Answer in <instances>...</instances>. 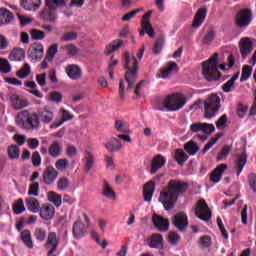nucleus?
Listing matches in <instances>:
<instances>
[{"label": "nucleus", "mask_w": 256, "mask_h": 256, "mask_svg": "<svg viewBox=\"0 0 256 256\" xmlns=\"http://www.w3.org/2000/svg\"><path fill=\"white\" fill-rule=\"evenodd\" d=\"M168 187L170 190L161 192L159 197V201L162 203L166 211L175 207V203H177L179 195H181V193H185L189 188V185L186 182L170 180Z\"/></svg>", "instance_id": "f257e3e1"}, {"label": "nucleus", "mask_w": 256, "mask_h": 256, "mask_svg": "<svg viewBox=\"0 0 256 256\" xmlns=\"http://www.w3.org/2000/svg\"><path fill=\"white\" fill-rule=\"evenodd\" d=\"M123 67L126 70L125 81L128 83L127 89H133V86L137 82V75L139 73V61L132 55V65H131V54L129 52H124L123 54Z\"/></svg>", "instance_id": "f03ea898"}, {"label": "nucleus", "mask_w": 256, "mask_h": 256, "mask_svg": "<svg viewBox=\"0 0 256 256\" xmlns=\"http://www.w3.org/2000/svg\"><path fill=\"white\" fill-rule=\"evenodd\" d=\"M202 75L206 81H219V53H214L207 61L202 62Z\"/></svg>", "instance_id": "7ed1b4c3"}, {"label": "nucleus", "mask_w": 256, "mask_h": 256, "mask_svg": "<svg viewBox=\"0 0 256 256\" xmlns=\"http://www.w3.org/2000/svg\"><path fill=\"white\" fill-rule=\"evenodd\" d=\"M17 122L18 125L26 131H33L34 129H39L41 127L38 114L31 110H22L19 112L17 115Z\"/></svg>", "instance_id": "20e7f679"}, {"label": "nucleus", "mask_w": 256, "mask_h": 256, "mask_svg": "<svg viewBox=\"0 0 256 256\" xmlns=\"http://www.w3.org/2000/svg\"><path fill=\"white\" fill-rule=\"evenodd\" d=\"M65 0H46V6L41 11L40 17L46 23L57 22V7H63Z\"/></svg>", "instance_id": "39448f33"}, {"label": "nucleus", "mask_w": 256, "mask_h": 256, "mask_svg": "<svg viewBox=\"0 0 256 256\" xmlns=\"http://www.w3.org/2000/svg\"><path fill=\"white\" fill-rule=\"evenodd\" d=\"M221 109V98L217 94H211L204 101V117L212 119Z\"/></svg>", "instance_id": "423d86ee"}, {"label": "nucleus", "mask_w": 256, "mask_h": 256, "mask_svg": "<svg viewBox=\"0 0 256 256\" xmlns=\"http://www.w3.org/2000/svg\"><path fill=\"white\" fill-rule=\"evenodd\" d=\"M187 100L181 94H170L162 101V105L167 111H179L185 107Z\"/></svg>", "instance_id": "0eeeda50"}, {"label": "nucleus", "mask_w": 256, "mask_h": 256, "mask_svg": "<svg viewBox=\"0 0 256 256\" xmlns=\"http://www.w3.org/2000/svg\"><path fill=\"white\" fill-rule=\"evenodd\" d=\"M253 21V12L249 8L241 9L234 18V24L238 29H246Z\"/></svg>", "instance_id": "6e6552de"}, {"label": "nucleus", "mask_w": 256, "mask_h": 256, "mask_svg": "<svg viewBox=\"0 0 256 256\" xmlns=\"http://www.w3.org/2000/svg\"><path fill=\"white\" fill-rule=\"evenodd\" d=\"M194 213L200 221H209L211 217H213V214L211 210L209 209V205H207V202L205 199H201L196 203V207L194 209Z\"/></svg>", "instance_id": "1a4fd4ad"}, {"label": "nucleus", "mask_w": 256, "mask_h": 256, "mask_svg": "<svg viewBox=\"0 0 256 256\" xmlns=\"http://www.w3.org/2000/svg\"><path fill=\"white\" fill-rule=\"evenodd\" d=\"M240 53L242 59H247V56L253 52V49L256 47V40L249 37H244L240 40L239 43Z\"/></svg>", "instance_id": "9d476101"}, {"label": "nucleus", "mask_w": 256, "mask_h": 256, "mask_svg": "<svg viewBox=\"0 0 256 256\" xmlns=\"http://www.w3.org/2000/svg\"><path fill=\"white\" fill-rule=\"evenodd\" d=\"M37 115L40 122L44 123V125H49L55 119V113L53 112V108L50 106H43L37 108Z\"/></svg>", "instance_id": "9b49d317"}, {"label": "nucleus", "mask_w": 256, "mask_h": 256, "mask_svg": "<svg viewBox=\"0 0 256 256\" xmlns=\"http://www.w3.org/2000/svg\"><path fill=\"white\" fill-rule=\"evenodd\" d=\"M44 55L45 48L43 47V44L40 42H34L30 45L28 49V57L32 59V61H41Z\"/></svg>", "instance_id": "f8f14e48"}, {"label": "nucleus", "mask_w": 256, "mask_h": 256, "mask_svg": "<svg viewBox=\"0 0 256 256\" xmlns=\"http://www.w3.org/2000/svg\"><path fill=\"white\" fill-rule=\"evenodd\" d=\"M7 97L12 105V108L15 111H19L21 109H24V107L29 106V101H27L26 99H23V97L19 96L15 92L8 93Z\"/></svg>", "instance_id": "ddd939ff"}, {"label": "nucleus", "mask_w": 256, "mask_h": 256, "mask_svg": "<svg viewBox=\"0 0 256 256\" xmlns=\"http://www.w3.org/2000/svg\"><path fill=\"white\" fill-rule=\"evenodd\" d=\"M172 223L178 231H185L187 227H189V220L187 217V214L185 212H179L176 215H174L172 219Z\"/></svg>", "instance_id": "4468645a"}, {"label": "nucleus", "mask_w": 256, "mask_h": 256, "mask_svg": "<svg viewBox=\"0 0 256 256\" xmlns=\"http://www.w3.org/2000/svg\"><path fill=\"white\" fill-rule=\"evenodd\" d=\"M152 223L154 227L160 231V233H165L169 231V219L163 218V216L159 214H154L152 216Z\"/></svg>", "instance_id": "2eb2a0df"}, {"label": "nucleus", "mask_w": 256, "mask_h": 256, "mask_svg": "<svg viewBox=\"0 0 256 256\" xmlns=\"http://www.w3.org/2000/svg\"><path fill=\"white\" fill-rule=\"evenodd\" d=\"M39 211L43 221H51L55 217V207L51 204L42 205Z\"/></svg>", "instance_id": "dca6fc26"}, {"label": "nucleus", "mask_w": 256, "mask_h": 256, "mask_svg": "<svg viewBox=\"0 0 256 256\" xmlns=\"http://www.w3.org/2000/svg\"><path fill=\"white\" fill-rule=\"evenodd\" d=\"M66 75L74 81L77 79H81L83 76V72L81 71V67L77 66V64H69L65 68Z\"/></svg>", "instance_id": "f3484780"}, {"label": "nucleus", "mask_w": 256, "mask_h": 256, "mask_svg": "<svg viewBox=\"0 0 256 256\" xmlns=\"http://www.w3.org/2000/svg\"><path fill=\"white\" fill-rule=\"evenodd\" d=\"M58 175H59V173L57 172V170L55 168H53V166L46 167V169L44 170V174H43V179H44L45 185H53V183H55V179H57Z\"/></svg>", "instance_id": "a211bd4d"}, {"label": "nucleus", "mask_w": 256, "mask_h": 256, "mask_svg": "<svg viewBox=\"0 0 256 256\" xmlns=\"http://www.w3.org/2000/svg\"><path fill=\"white\" fill-rule=\"evenodd\" d=\"M227 170V164H220L217 166L211 173H210V181L211 183H219L221 181V177H223V174Z\"/></svg>", "instance_id": "6ab92c4d"}, {"label": "nucleus", "mask_w": 256, "mask_h": 256, "mask_svg": "<svg viewBox=\"0 0 256 256\" xmlns=\"http://www.w3.org/2000/svg\"><path fill=\"white\" fill-rule=\"evenodd\" d=\"M85 233H87L85 224L81 221H76L72 227V235L74 239H83V237H85Z\"/></svg>", "instance_id": "aec40b11"}, {"label": "nucleus", "mask_w": 256, "mask_h": 256, "mask_svg": "<svg viewBox=\"0 0 256 256\" xmlns=\"http://www.w3.org/2000/svg\"><path fill=\"white\" fill-rule=\"evenodd\" d=\"M104 147L107 149V151H119L121 150V141L115 137H111L106 140Z\"/></svg>", "instance_id": "412c9836"}, {"label": "nucleus", "mask_w": 256, "mask_h": 256, "mask_svg": "<svg viewBox=\"0 0 256 256\" xmlns=\"http://www.w3.org/2000/svg\"><path fill=\"white\" fill-rule=\"evenodd\" d=\"M153 193H155V182L149 181L143 188L144 201H151V199H153Z\"/></svg>", "instance_id": "4be33fe9"}, {"label": "nucleus", "mask_w": 256, "mask_h": 256, "mask_svg": "<svg viewBox=\"0 0 256 256\" xmlns=\"http://www.w3.org/2000/svg\"><path fill=\"white\" fill-rule=\"evenodd\" d=\"M21 6L26 11H37L41 7V0H21Z\"/></svg>", "instance_id": "5701e85b"}, {"label": "nucleus", "mask_w": 256, "mask_h": 256, "mask_svg": "<svg viewBox=\"0 0 256 256\" xmlns=\"http://www.w3.org/2000/svg\"><path fill=\"white\" fill-rule=\"evenodd\" d=\"M173 71H179V67L175 62H168L165 69H161L159 73V77L162 79H167L173 73Z\"/></svg>", "instance_id": "b1692460"}, {"label": "nucleus", "mask_w": 256, "mask_h": 256, "mask_svg": "<svg viewBox=\"0 0 256 256\" xmlns=\"http://www.w3.org/2000/svg\"><path fill=\"white\" fill-rule=\"evenodd\" d=\"M20 239L28 249H33V238L31 237V230L25 229L20 234Z\"/></svg>", "instance_id": "393cba45"}, {"label": "nucleus", "mask_w": 256, "mask_h": 256, "mask_svg": "<svg viewBox=\"0 0 256 256\" xmlns=\"http://www.w3.org/2000/svg\"><path fill=\"white\" fill-rule=\"evenodd\" d=\"M61 113H62V119L59 122L52 123L50 125L51 129H57L58 127H61L63 123L67 121H71V119H73V115L71 114V112H69V110L62 109Z\"/></svg>", "instance_id": "a878e982"}, {"label": "nucleus", "mask_w": 256, "mask_h": 256, "mask_svg": "<svg viewBox=\"0 0 256 256\" xmlns=\"http://www.w3.org/2000/svg\"><path fill=\"white\" fill-rule=\"evenodd\" d=\"M26 207L28 211H30L31 213H39L41 209L39 200H37V198H34V197H30L26 200Z\"/></svg>", "instance_id": "bb28decb"}, {"label": "nucleus", "mask_w": 256, "mask_h": 256, "mask_svg": "<svg viewBox=\"0 0 256 256\" xmlns=\"http://www.w3.org/2000/svg\"><path fill=\"white\" fill-rule=\"evenodd\" d=\"M123 47V40L115 39L111 42V44L106 46L105 55H111L115 53V51H119Z\"/></svg>", "instance_id": "cd10ccee"}, {"label": "nucleus", "mask_w": 256, "mask_h": 256, "mask_svg": "<svg viewBox=\"0 0 256 256\" xmlns=\"http://www.w3.org/2000/svg\"><path fill=\"white\" fill-rule=\"evenodd\" d=\"M148 245L151 249H163V236L161 234L152 235Z\"/></svg>", "instance_id": "c85d7f7f"}, {"label": "nucleus", "mask_w": 256, "mask_h": 256, "mask_svg": "<svg viewBox=\"0 0 256 256\" xmlns=\"http://www.w3.org/2000/svg\"><path fill=\"white\" fill-rule=\"evenodd\" d=\"M200 149L201 148L197 145V142L193 140H190L184 144V151H186V153H188L190 156L197 155Z\"/></svg>", "instance_id": "c756f323"}, {"label": "nucleus", "mask_w": 256, "mask_h": 256, "mask_svg": "<svg viewBox=\"0 0 256 256\" xmlns=\"http://www.w3.org/2000/svg\"><path fill=\"white\" fill-rule=\"evenodd\" d=\"M10 61H23L25 59V50L23 48H14L9 54Z\"/></svg>", "instance_id": "7c9ffc66"}, {"label": "nucleus", "mask_w": 256, "mask_h": 256, "mask_svg": "<svg viewBox=\"0 0 256 256\" xmlns=\"http://www.w3.org/2000/svg\"><path fill=\"white\" fill-rule=\"evenodd\" d=\"M11 21H13V13L5 8L0 9V25H7Z\"/></svg>", "instance_id": "2f4dec72"}, {"label": "nucleus", "mask_w": 256, "mask_h": 256, "mask_svg": "<svg viewBox=\"0 0 256 256\" xmlns=\"http://www.w3.org/2000/svg\"><path fill=\"white\" fill-rule=\"evenodd\" d=\"M102 187V195H104V197H106L107 199H115V191H113V188L111 187V185H109V182H107V180H104Z\"/></svg>", "instance_id": "473e14b6"}, {"label": "nucleus", "mask_w": 256, "mask_h": 256, "mask_svg": "<svg viewBox=\"0 0 256 256\" xmlns=\"http://www.w3.org/2000/svg\"><path fill=\"white\" fill-rule=\"evenodd\" d=\"M61 145H59V142H53L48 149V153L50 155V157H54L57 158L61 155Z\"/></svg>", "instance_id": "72a5a7b5"}, {"label": "nucleus", "mask_w": 256, "mask_h": 256, "mask_svg": "<svg viewBox=\"0 0 256 256\" xmlns=\"http://www.w3.org/2000/svg\"><path fill=\"white\" fill-rule=\"evenodd\" d=\"M34 238L39 243H43L47 239V230L45 228H36L34 230Z\"/></svg>", "instance_id": "f704fd0d"}, {"label": "nucleus", "mask_w": 256, "mask_h": 256, "mask_svg": "<svg viewBox=\"0 0 256 256\" xmlns=\"http://www.w3.org/2000/svg\"><path fill=\"white\" fill-rule=\"evenodd\" d=\"M163 45H165V37L160 36L154 43V46L152 48V53L154 55H159V53H161V50L163 49Z\"/></svg>", "instance_id": "c9c22d12"}, {"label": "nucleus", "mask_w": 256, "mask_h": 256, "mask_svg": "<svg viewBox=\"0 0 256 256\" xmlns=\"http://www.w3.org/2000/svg\"><path fill=\"white\" fill-rule=\"evenodd\" d=\"M141 27L149 37H155V30L149 20H141Z\"/></svg>", "instance_id": "e433bc0d"}, {"label": "nucleus", "mask_w": 256, "mask_h": 256, "mask_svg": "<svg viewBox=\"0 0 256 256\" xmlns=\"http://www.w3.org/2000/svg\"><path fill=\"white\" fill-rule=\"evenodd\" d=\"M19 79H27L31 75V66L25 63L24 66L16 73Z\"/></svg>", "instance_id": "4c0bfd02"}, {"label": "nucleus", "mask_w": 256, "mask_h": 256, "mask_svg": "<svg viewBox=\"0 0 256 256\" xmlns=\"http://www.w3.org/2000/svg\"><path fill=\"white\" fill-rule=\"evenodd\" d=\"M48 201H50V203H53L56 207H61V195L53 191L48 192Z\"/></svg>", "instance_id": "58836bf2"}, {"label": "nucleus", "mask_w": 256, "mask_h": 256, "mask_svg": "<svg viewBox=\"0 0 256 256\" xmlns=\"http://www.w3.org/2000/svg\"><path fill=\"white\" fill-rule=\"evenodd\" d=\"M21 155V150L17 145H11L8 147V157L9 159H17Z\"/></svg>", "instance_id": "ea45409f"}, {"label": "nucleus", "mask_w": 256, "mask_h": 256, "mask_svg": "<svg viewBox=\"0 0 256 256\" xmlns=\"http://www.w3.org/2000/svg\"><path fill=\"white\" fill-rule=\"evenodd\" d=\"M57 51H59V45L57 43L52 44L48 48L46 59L50 62L53 61L55 55H57Z\"/></svg>", "instance_id": "a19ab883"}, {"label": "nucleus", "mask_w": 256, "mask_h": 256, "mask_svg": "<svg viewBox=\"0 0 256 256\" xmlns=\"http://www.w3.org/2000/svg\"><path fill=\"white\" fill-rule=\"evenodd\" d=\"M23 211H25V203L23 202V199L20 198L13 205V212L15 215H21Z\"/></svg>", "instance_id": "79ce46f5"}, {"label": "nucleus", "mask_w": 256, "mask_h": 256, "mask_svg": "<svg viewBox=\"0 0 256 256\" xmlns=\"http://www.w3.org/2000/svg\"><path fill=\"white\" fill-rule=\"evenodd\" d=\"M0 73H11V64L8 59L0 58Z\"/></svg>", "instance_id": "37998d69"}, {"label": "nucleus", "mask_w": 256, "mask_h": 256, "mask_svg": "<svg viewBox=\"0 0 256 256\" xmlns=\"http://www.w3.org/2000/svg\"><path fill=\"white\" fill-rule=\"evenodd\" d=\"M115 129L119 133H129V124L127 122H123L121 120H118L115 122Z\"/></svg>", "instance_id": "c03bdc74"}, {"label": "nucleus", "mask_w": 256, "mask_h": 256, "mask_svg": "<svg viewBox=\"0 0 256 256\" xmlns=\"http://www.w3.org/2000/svg\"><path fill=\"white\" fill-rule=\"evenodd\" d=\"M30 35L34 41H43V39H45V32L42 30L31 29Z\"/></svg>", "instance_id": "a18cd8bd"}, {"label": "nucleus", "mask_w": 256, "mask_h": 256, "mask_svg": "<svg viewBox=\"0 0 256 256\" xmlns=\"http://www.w3.org/2000/svg\"><path fill=\"white\" fill-rule=\"evenodd\" d=\"M174 159L175 161H187V159H189V155H187L183 149H176Z\"/></svg>", "instance_id": "49530a36"}, {"label": "nucleus", "mask_w": 256, "mask_h": 256, "mask_svg": "<svg viewBox=\"0 0 256 256\" xmlns=\"http://www.w3.org/2000/svg\"><path fill=\"white\" fill-rule=\"evenodd\" d=\"M253 71V68L249 65H244L242 68V74L240 77V81H247L249 77H251V73Z\"/></svg>", "instance_id": "de8ad7c7"}, {"label": "nucleus", "mask_w": 256, "mask_h": 256, "mask_svg": "<svg viewBox=\"0 0 256 256\" xmlns=\"http://www.w3.org/2000/svg\"><path fill=\"white\" fill-rule=\"evenodd\" d=\"M181 241V236L177 234L176 232H170L168 235V242L170 245H179V242Z\"/></svg>", "instance_id": "09e8293b"}, {"label": "nucleus", "mask_w": 256, "mask_h": 256, "mask_svg": "<svg viewBox=\"0 0 256 256\" xmlns=\"http://www.w3.org/2000/svg\"><path fill=\"white\" fill-rule=\"evenodd\" d=\"M229 153H231V146H224L222 150L218 153V161H223L229 157Z\"/></svg>", "instance_id": "8fccbe9b"}, {"label": "nucleus", "mask_w": 256, "mask_h": 256, "mask_svg": "<svg viewBox=\"0 0 256 256\" xmlns=\"http://www.w3.org/2000/svg\"><path fill=\"white\" fill-rule=\"evenodd\" d=\"M55 243H59L57 241V233L55 232H50L48 234V238H47V241H46V244H45V247L46 249H49V247H51V245H55Z\"/></svg>", "instance_id": "3c124183"}, {"label": "nucleus", "mask_w": 256, "mask_h": 256, "mask_svg": "<svg viewBox=\"0 0 256 256\" xmlns=\"http://www.w3.org/2000/svg\"><path fill=\"white\" fill-rule=\"evenodd\" d=\"M70 185L69 179L66 177L60 178L57 182L58 191H65Z\"/></svg>", "instance_id": "603ef678"}, {"label": "nucleus", "mask_w": 256, "mask_h": 256, "mask_svg": "<svg viewBox=\"0 0 256 256\" xmlns=\"http://www.w3.org/2000/svg\"><path fill=\"white\" fill-rule=\"evenodd\" d=\"M49 100L53 101V103H61V101H63V95L61 92L52 91L49 94Z\"/></svg>", "instance_id": "864d4df0"}, {"label": "nucleus", "mask_w": 256, "mask_h": 256, "mask_svg": "<svg viewBox=\"0 0 256 256\" xmlns=\"http://www.w3.org/2000/svg\"><path fill=\"white\" fill-rule=\"evenodd\" d=\"M77 36V32L75 31L65 32L61 37L60 41H75V39H77Z\"/></svg>", "instance_id": "5fc2aeb1"}, {"label": "nucleus", "mask_w": 256, "mask_h": 256, "mask_svg": "<svg viewBox=\"0 0 256 256\" xmlns=\"http://www.w3.org/2000/svg\"><path fill=\"white\" fill-rule=\"evenodd\" d=\"M196 19H201L202 21H205V18L207 17V6L200 7L195 16Z\"/></svg>", "instance_id": "6e6d98bb"}, {"label": "nucleus", "mask_w": 256, "mask_h": 256, "mask_svg": "<svg viewBox=\"0 0 256 256\" xmlns=\"http://www.w3.org/2000/svg\"><path fill=\"white\" fill-rule=\"evenodd\" d=\"M248 185L251 191H253V193H256V174L255 173H250L248 175Z\"/></svg>", "instance_id": "4d7b16f0"}, {"label": "nucleus", "mask_w": 256, "mask_h": 256, "mask_svg": "<svg viewBox=\"0 0 256 256\" xmlns=\"http://www.w3.org/2000/svg\"><path fill=\"white\" fill-rule=\"evenodd\" d=\"M215 31L214 30H210L208 31V33L204 36V39H203V44L204 45H211L213 39H215Z\"/></svg>", "instance_id": "13d9d810"}, {"label": "nucleus", "mask_w": 256, "mask_h": 256, "mask_svg": "<svg viewBox=\"0 0 256 256\" xmlns=\"http://www.w3.org/2000/svg\"><path fill=\"white\" fill-rule=\"evenodd\" d=\"M28 195H33L34 197L39 196V183L34 182L30 185L29 190H28Z\"/></svg>", "instance_id": "bf43d9fd"}, {"label": "nucleus", "mask_w": 256, "mask_h": 256, "mask_svg": "<svg viewBox=\"0 0 256 256\" xmlns=\"http://www.w3.org/2000/svg\"><path fill=\"white\" fill-rule=\"evenodd\" d=\"M165 165V161H152L150 173L153 175L156 171H159L161 167Z\"/></svg>", "instance_id": "052dcab7"}, {"label": "nucleus", "mask_w": 256, "mask_h": 256, "mask_svg": "<svg viewBox=\"0 0 256 256\" xmlns=\"http://www.w3.org/2000/svg\"><path fill=\"white\" fill-rule=\"evenodd\" d=\"M215 132V126L209 123H202V133H206L207 135H211V133Z\"/></svg>", "instance_id": "680f3d73"}, {"label": "nucleus", "mask_w": 256, "mask_h": 256, "mask_svg": "<svg viewBox=\"0 0 256 256\" xmlns=\"http://www.w3.org/2000/svg\"><path fill=\"white\" fill-rule=\"evenodd\" d=\"M140 12H141V8L134 9L131 12L126 13L122 17V21H131V19H133L135 15H137V13H140Z\"/></svg>", "instance_id": "e2e57ef3"}, {"label": "nucleus", "mask_w": 256, "mask_h": 256, "mask_svg": "<svg viewBox=\"0 0 256 256\" xmlns=\"http://www.w3.org/2000/svg\"><path fill=\"white\" fill-rule=\"evenodd\" d=\"M211 243H212L211 236L209 235H204L199 240V245H201V247H204V248L209 247Z\"/></svg>", "instance_id": "0e129e2a"}, {"label": "nucleus", "mask_w": 256, "mask_h": 256, "mask_svg": "<svg viewBox=\"0 0 256 256\" xmlns=\"http://www.w3.org/2000/svg\"><path fill=\"white\" fill-rule=\"evenodd\" d=\"M245 165H247V161H238V162H236V164L234 166V171H236L237 177H239V175H241Z\"/></svg>", "instance_id": "69168bd1"}, {"label": "nucleus", "mask_w": 256, "mask_h": 256, "mask_svg": "<svg viewBox=\"0 0 256 256\" xmlns=\"http://www.w3.org/2000/svg\"><path fill=\"white\" fill-rule=\"evenodd\" d=\"M67 55H77L79 53V48L75 44H68L65 46Z\"/></svg>", "instance_id": "338daca9"}, {"label": "nucleus", "mask_w": 256, "mask_h": 256, "mask_svg": "<svg viewBox=\"0 0 256 256\" xmlns=\"http://www.w3.org/2000/svg\"><path fill=\"white\" fill-rule=\"evenodd\" d=\"M66 155L68 157H75V155H77V147L69 144L66 147Z\"/></svg>", "instance_id": "774afa93"}]
</instances>
